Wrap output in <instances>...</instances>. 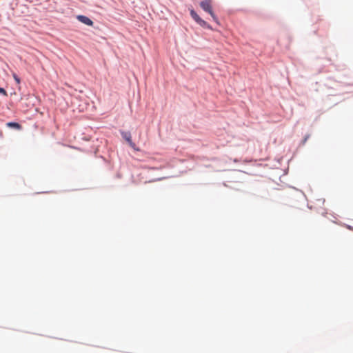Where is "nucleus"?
Returning <instances> with one entry per match:
<instances>
[{
    "label": "nucleus",
    "instance_id": "1",
    "mask_svg": "<svg viewBox=\"0 0 353 353\" xmlns=\"http://www.w3.org/2000/svg\"><path fill=\"white\" fill-rule=\"evenodd\" d=\"M200 6L204 11L208 12L211 15L213 20L216 23H219L218 18L216 17V16L214 14V12L212 11L211 0L202 1L200 3Z\"/></svg>",
    "mask_w": 353,
    "mask_h": 353
},
{
    "label": "nucleus",
    "instance_id": "2",
    "mask_svg": "<svg viewBox=\"0 0 353 353\" xmlns=\"http://www.w3.org/2000/svg\"><path fill=\"white\" fill-rule=\"evenodd\" d=\"M190 15L201 27L211 28L206 21L203 20L194 10H190Z\"/></svg>",
    "mask_w": 353,
    "mask_h": 353
},
{
    "label": "nucleus",
    "instance_id": "3",
    "mask_svg": "<svg viewBox=\"0 0 353 353\" xmlns=\"http://www.w3.org/2000/svg\"><path fill=\"white\" fill-rule=\"evenodd\" d=\"M121 135H122L123 138L124 139H125L126 141H128V143H129L130 146L132 148H133L136 151L140 150L139 148L136 146L135 143L132 142L131 134L130 132H121Z\"/></svg>",
    "mask_w": 353,
    "mask_h": 353
},
{
    "label": "nucleus",
    "instance_id": "4",
    "mask_svg": "<svg viewBox=\"0 0 353 353\" xmlns=\"http://www.w3.org/2000/svg\"><path fill=\"white\" fill-rule=\"evenodd\" d=\"M77 19L82 23L85 25L92 26L93 25V21L88 17L83 15H79L77 17Z\"/></svg>",
    "mask_w": 353,
    "mask_h": 353
},
{
    "label": "nucleus",
    "instance_id": "5",
    "mask_svg": "<svg viewBox=\"0 0 353 353\" xmlns=\"http://www.w3.org/2000/svg\"><path fill=\"white\" fill-rule=\"evenodd\" d=\"M7 125L8 127L14 128L17 130H20L21 128V125L16 122H9L7 123Z\"/></svg>",
    "mask_w": 353,
    "mask_h": 353
},
{
    "label": "nucleus",
    "instance_id": "6",
    "mask_svg": "<svg viewBox=\"0 0 353 353\" xmlns=\"http://www.w3.org/2000/svg\"><path fill=\"white\" fill-rule=\"evenodd\" d=\"M12 76H13V78H14V79L15 80L16 83H17V84H20V83H21V80H20V79L19 78V77H18L15 73H14V74H12Z\"/></svg>",
    "mask_w": 353,
    "mask_h": 353
},
{
    "label": "nucleus",
    "instance_id": "7",
    "mask_svg": "<svg viewBox=\"0 0 353 353\" xmlns=\"http://www.w3.org/2000/svg\"><path fill=\"white\" fill-rule=\"evenodd\" d=\"M0 94H3L5 96L7 95L6 91L2 88H0Z\"/></svg>",
    "mask_w": 353,
    "mask_h": 353
}]
</instances>
